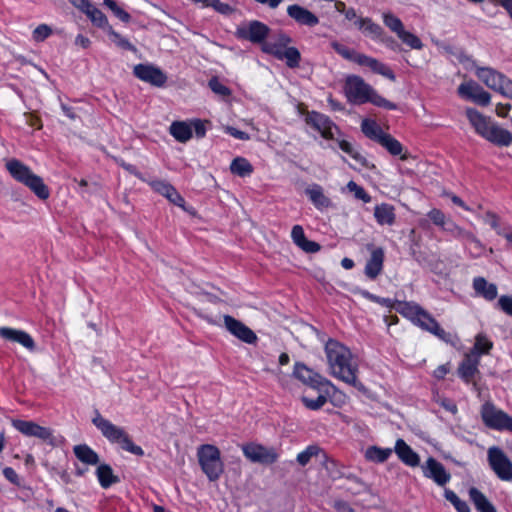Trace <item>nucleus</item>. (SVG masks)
<instances>
[{
	"mask_svg": "<svg viewBox=\"0 0 512 512\" xmlns=\"http://www.w3.org/2000/svg\"><path fill=\"white\" fill-rule=\"evenodd\" d=\"M326 357L332 374L342 381L360 388L362 385L357 380V368L351 363L350 350L335 340H329L325 345Z\"/></svg>",
	"mask_w": 512,
	"mask_h": 512,
	"instance_id": "f257e3e1",
	"label": "nucleus"
},
{
	"mask_svg": "<svg viewBox=\"0 0 512 512\" xmlns=\"http://www.w3.org/2000/svg\"><path fill=\"white\" fill-rule=\"evenodd\" d=\"M344 90L348 100L351 103L363 104L370 102L376 106L384 107L390 110L396 109V105L394 103L378 95L376 91L360 76H348L345 81Z\"/></svg>",
	"mask_w": 512,
	"mask_h": 512,
	"instance_id": "f03ea898",
	"label": "nucleus"
},
{
	"mask_svg": "<svg viewBox=\"0 0 512 512\" xmlns=\"http://www.w3.org/2000/svg\"><path fill=\"white\" fill-rule=\"evenodd\" d=\"M5 167L14 180L29 188L39 199L46 200L50 192L43 179L18 159L6 161Z\"/></svg>",
	"mask_w": 512,
	"mask_h": 512,
	"instance_id": "7ed1b4c3",
	"label": "nucleus"
},
{
	"mask_svg": "<svg viewBox=\"0 0 512 512\" xmlns=\"http://www.w3.org/2000/svg\"><path fill=\"white\" fill-rule=\"evenodd\" d=\"M92 423L100 430L101 434L111 443H117L125 451L137 456H143L144 451L140 446L135 445L128 433L121 427L114 425L105 419L99 411H95Z\"/></svg>",
	"mask_w": 512,
	"mask_h": 512,
	"instance_id": "20e7f679",
	"label": "nucleus"
},
{
	"mask_svg": "<svg viewBox=\"0 0 512 512\" xmlns=\"http://www.w3.org/2000/svg\"><path fill=\"white\" fill-rule=\"evenodd\" d=\"M197 457L207 478L212 482L217 481L224 472L220 450L214 445L204 444L198 448Z\"/></svg>",
	"mask_w": 512,
	"mask_h": 512,
	"instance_id": "39448f33",
	"label": "nucleus"
},
{
	"mask_svg": "<svg viewBox=\"0 0 512 512\" xmlns=\"http://www.w3.org/2000/svg\"><path fill=\"white\" fill-rule=\"evenodd\" d=\"M466 60L476 68L477 77L490 89H493L504 96L512 98V80L505 75L489 67H478L470 57Z\"/></svg>",
	"mask_w": 512,
	"mask_h": 512,
	"instance_id": "423d86ee",
	"label": "nucleus"
},
{
	"mask_svg": "<svg viewBox=\"0 0 512 512\" xmlns=\"http://www.w3.org/2000/svg\"><path fill=\"white\" fill-rule=\"evenodd\" d=\"M481 416L487 427L512 432V417L497 409L493 404L485 403L482 406Z\"/></svg>",
	"mask_w": 512,
	"mask_h": 512,
	"instance_id": "0eeeda50",
	"label": "nucleus"
},
{
	"mask_svg": "<svg viewBox=\"0 0 512 512\" xmlns=\"http://www.w3.org/2000/svg\"><path fill=\"white\" fill-rule=\"evenodd\" d=\"M488 461L495 474L502 480H512V462L498 447L488 450Z\"/></svg>",
	"mask_w": 512,
	"mask_h": 512,
	"instance_id": "6e6552de",
	"label": "nucleus"
},
{
	"mask_svg": "<svg viewBox=\"0 0 512 512\" xmlns=\"http://www.w3.org/2000/svg\"><path fill=\"white\" fill-rule=\"evenodd\" d=\"M12 425L19 432L28 437H36L49 444L54 443L53 431L48 427L38 425L33 421L12 420Z\"/></svg>",
	"mask_w": 512,
	"mask_h": 512,
	"instance_id": "1a4fd4ad",
	"label": "nucleus"
},
{
	"mask_svg": "<svg viewBox=\"0 0 512 512\" xmlns=\"http://www.w3.org/2000/svg\"><path fill=\"white\" fill-rule=\"evenodd\" d=\"M269 31L270 29L266 24L254 20L240 25L236 30V36L252 43H261L266 39Z\"/></svg>",
	"mask_w": 512,
	"mask_h": 512,
	"instance_id": "9d476101",
	"label": "nucleus"
},
{
	"mask_svg": "<svg viewBox=\"0 0 512 512\" xmlns=\"http://www.w3.org/2000/svg\"><path fill=\"white\" fill-rule=\"evenodd\" d=\"M242 451L251 462L263 465L273 464L278 459V453L274 448H267L255 443L244 445Z\"/></svg>",
	"mask_w": 512,
	"mask_h": 512,
	"instance_id": "9b49d317",
	"label": "nucleus"
},
{
	"mask_svg": "<svg viewBox=\"0 0 512 512\" xmlns=\"http://www.w3.org/2000/svg\"><path fill=\"white\" fill-rule=\"evenodd\" d=\"M223 321L225 328L239 340L248 344H254L257 341L256 334L241 321L230 315H224Z\"/></svg>",
	"mask_w": 512,
	"mask_h": 512,
	"instance_id": "f8f14e48",
	"label": "nucleus"
},
{
	"mask_svg": "<svg viewBox=\"0 0 512 512\" xmlns=\"http://www.w3.org/2000/svg\"><path fill=\"white\" fill-rule=\"evenodd\" d=\"M426 478L432 479L437 485L444 486L450 481L451 475L445 470L442 463L430 457L421 466Z\"/></svg>",
	"mask_w": 512,
	"mask_h": 512,
	"instance_id": "ddd939ff",
	"label": "nucleus"
},
{
	"mask_svg": "<svg viewBox=\"0 0 512 512\" xmlns=\"http://www.w3.org/2000/svg\"><path fill=\"white\" fill-rule=\"evenodd\" d=\"M134 75L142 81L158 87L163 86L167 81L166 75L159 68L152 65H136Z\"/></svg>",
	"mask_w": 512,
	"mask_h": 512,
	"instance_id": "4468645a",
	"label": "nucleus"
},
{
	"mask_svg": "<svg viewBox=\"0 0 512 512\" xmlns=\"http://www.w3.org/2000/svg\"><path fill=\"white\" fill-rule=\"evenodd\" d=\"M293 375L303 384L312 388H320L328 383L321 375L308 368L305 364L297 362L294 366Z\"/></svg>",
	"mask_w": 512,
	"mask_h": 512,
	"instance_id": "2eb2a0df",
	"label": "nucleus"
},
{
	"mask_svg": "<svg viewBox=\"0 0 512 512\" xmlns=\"http://www.w3.org/2000/svg\"><path fill=\"white\" fill-rule=\"evenodd\" d=\"M479 363L480 358H478L477 352H468L458 367L459 376L466 383L473 382L475 376L479 374Z\"/></svg>",
	"mask_w": 512,
	"mask_h": 512,
	"instance_id": "dca6fc26",
	"label": "nucleus"
},
{
	"mask_svg": "<svg viewBox=\"0 0 512 512\" xmlns=\"http://www.w3.org/2000/svg\"><path fill=\"white\" fill-rule=\"evenodd\" d=\"M306 122L315 130L320 132L324 138L333 139L332 129H336V126L331 122V120L327 116L313 111L307 114Z\"/></svg>",
	"mask_w": 512,
	"mask_h": 512,
	"instance_id": "f3484780",
	"label": "nucleus"
},
{
	"mask_svg": "<svg viewBox=\"0 0 512 512\" xmlns=\"http://www.w3.org/2000/svg\"><path fill=\"white\" fill-rule=\"evenodd\" d=\"M415 324L445 342H450L451 340V334L441 328L439 323L426 310H424L421 317L418 318Z\"/></svg>",
	"mask_w": 512,
	"mask_h": 512,
	"instance_id": "a211bd4d",
	"label": "nucleus"
},
{
	"mask_svg": "<svg viewBox=\"0 0 512 512\" xmlns=\"http://www.w3.org/2000/svg\"><path fill=\"white\" fill-rule=\"evenodd\" d=\"M466 116L470 122V124L473 126L475 131L481 135L483 138L486 139V137L489 134V131L491 130L494 123L491 121L490 118L482 115L477 110L473 108H468L466 110Z\"/></svg>",
	"mask_w": 512,
	"mask_h": 512,
	"instance_id": "6ab92c4d",
	"label": "nucleus"
},
{
	"mask_svg": "<svg viewBox=\"0 0 512 512\" xmlns=\"http://www.w3.org/2000/svg\"><path fill=\"white\" fill-rule=\"evenodd\" d=\"M287 13L300 25L314 27L319 23V19L315 14L297 4L290 5L287 8Z\"/></svg>",
	"mask_w": 512,
	"mask_h": 512,
	"instance_id": "aec40b11",
	"label": "nucleus"
},
{
	"mask_svg": "<svg viewBox=\"0 0 512 512\" xmlns=\"http://www.w3.org/2000/svg\"><path fill=\"white\" fill-rule=\"evenodd\" d=\"M0 336L6 340L17 342L30 351L35 350V342L32 337L22 330H17L8 327L0 328Z\"/></svg>",
	"mask_w": 512,
	"mask_h": 512,
	"instance_id": "412c9836",
	"label": "nucleus"
},
{
	"mask_svg": "<svg viewBox=\"0 0 512 512\" xmlns=\"http://www.w3.org/2000/svg\"><path fill=\"white\" fill-rule=\"evenodd\" d=\"M357 64L360 66L368 67L374 73L380 74L392 81H395L394 72L388 66H386L384 63L380 62L376 58L361 53L360 56H358Z\"/></svg>",
	"mask_w": 512,
	"mask_h": 512,
	"instance_id": "4be33fe9",
	"label": "nucleus"
},
{
	"mask_svg": "<svg viewBox=\"0 0 512 512\" xmlns=\"http://www.w3.org/2000/svg\"><path fill=\"white\" fill-rule=\"evenodd\" d=\"M384 251L382 248L372 250L370 258L365 266V275L370 279H375L383 269Z\"/></svg>",
	"mask_w": 512,
	"mask_h": 512,
	"instance_id": "5701e85b",
	"label": "nucleus"
},
{
	"mask_svg": "<svg viewBox=\"0 0 512 512\" xmlns=\"http://www.w3.org/2000/svg\"><path fill=\"white\" fill-rule=\"evenodd\" d=\"M394 450L399 459L406 465L416 467L420 464L419 455L403 439L396 441Z\"/></svg>",
	"mask_w": 512,
	"mask_h": 512,
	"instance_id": "b1692460",
	"label": "nucleus"
},
{
	"mask_svg": "<svg viewBox=\"0 0 512 512\" xmlns=\"http://www.w3.org/2000/svg\"><path fill=\"white\" fill-rule=\"evenodd\" d=\"M293 242L307 253H315L320 250V245L314 241H310L305 237L302 226L295 225L291 231Z\"/></svg>",
	"mask_w": 512,
	"mask_h": 512,
	"instance_id": "393cba45",
	"label": "nucleus"
},
{
	"mask_svg": "<svg viewBox=\"0 0 512 512\" xmlns=\"http://www.w3.org/2000/svg\"><path fill=\"white\" fill-rule=\"evenodd\" d=\"M486 140L498 146H509L512 143V134L494 123Z\"/></svg>",
	"mask_w": 512,
	"mask_h": 512,
	"instance_id": "a878e982",
	"label": "nucleus"
},
{
	"mask_svg": "<svg viewBox=\"0 0 512 512\" xmlns=\"http://www.w3.org/2000/svg\"><path fill=\"white\" fill-rule=\"evenodd\" d=\"M469 496L479 512H497L493 504L477 488H470Z\"/></svg>",
	"mask_w": 512,
	"mask_h": 512,
	"instance_id": "bb28decb",
	"label": "nucleus"
},
{
	"mask_svg": "<svg viewBox=\"0 0 512 512\" xmlns=\"http://www.w3.org/2000/svg\"><path fill=\"white\" fill-rule=\"evenodd\" d=\"M473 288L476 293L491 301L497 297V287L495 284L488 283L483 277H477L473 281Z\"/></svg>",
	"mask_w": 512,
	"mask_h": 512,
	"instance_id": "cd10ccee",
	"label": "nucleus"
},
{
	"mask_svg": "<svg viewBox=\"0 0 512 512\" xmlns=\"http://www.w3.org/2000/svg\"><path fill=\"white\" fill-rule=\"evenodd\" d=\"M374 217L380 225H392L395 222L394 207L386 203L377 205Z\"/></svg>",
	"mask_w": 512,
	"mask_h": 512,
	"instance_id": "c85d7f7f",
	"label": "nucleus"
},
{
	"mask_svg": "<svg viewBox=\"0 0 512 512\" xmlns=\"http://www.w3.org/2000/svg\"><path fill=\"white\" fill-rule=\"evenodd\" d=\"M306 195L311 202L319 209L330 206L331 202L323 193V189L318 184H313L305 190Z\"/></svg>",
	"mask_w": 512,
	"mask_h": 512,
	"instance_id": "c756f323",
	"label": "nucleus"
},
{
	"mask_svg": "<svg viewBox=\"0 0 512 512\" xmlns=\"http://www.w3.org/2000/svg\"><path fill=\"white\" fill-rule=\"evenodd\" d=\"M355 24L365 35L373 39H378L383 36L382 27L374 23L370 18H359L356 20Z\"/></svg>",
	"mask_w": 512,
	"mask_h": 512,
	"instance_id": "7c9ffc66",
	"label": "nucleus"
},
{
	"mask_svg": "<svg viewBox=\"0 0 512 512\" xmlns=\"http://www.w3.org/2000/svg\"><path fill=\"white\" fill-rule=\"evenodd\" d=\"M170 133L177 141L185 143L192 137V126L187 122L175 121L170 126Z\"/></svg>",
	"mask_w": 512,
	"mask_h": 512,
	"instance_id": "2f4dec72",
	"label": "nucleus"
},
{
	"mask_svg": "<svg viewBox=\"0 0 512 512\" xmlns=\"http://www.w3.org/2000/svg\"><path fill=\"white\" fill-rule=\"evenodd\" d=\"M73 451L75 456L85 464L96 465L99 462L98 454L85 444L76 445Z\"/></svg>",
	"mask_w": 512,
	"mask_h": 512,
	"instance_id": "473e14b6",
	"label": "nucleus"
},
{
	"mask_svg": "<svg viewBox=\"0 0 512 512\" xmlns=\"http://www.w3.org/2000/svg\"><path fill=\"white\" fill-rule=\"evenodd\" d=\"M378 143L380 145H382L390 154H392L394 156L401 155L402 160L407 159L406 154L402 155V151H403L402 144L397 139L392 137L390 134L385 133L384 136H382L379 139Z\"/></svg>",
	"mask_w": 512,
	"mask_h": 512,
	"instance_id": "72a5a7b5",
	"label": "nucleus"
},
{
	"mask_svg": "<svg viewBox=\"0 0 512 512\" xmlns=\"http://www.w3.org/2000/svg\"><path fill=\"white\" fill-rule=\"evenodd\" d=\"M96 474L103 488H108L112 484L119 482V478L113 474V470L108 464L99 465Z\"/></svg>",
	"mask_w": 512,
	"mask_h": 512,
	"instance_id": "f704fd0d",
	"label": "nucleus"
},
{
	"mask_svg": "<svg viewBox=\"0 0 512 512\" xmlns=\"http://www.w3.org/2000/svg\"><path fill=\"white\" fill-rule=\"evenodd\" d=\"M392 452L391 448L370 446L365 451V458L370 462L383 463L391 456Z\"/></svg>",
	"mask_w": 512,
	"mask_h": 512,
	"instance_id": "c9c22d12",
	"label": "nucleus"
},
{
	"mask_svg": "<svg viewBox=\"0 0 512 512\" xmlns=\"http://www.w3.org/2000/svg\"><path fill=\"white\" fill-rule=\"evenodd\" d=\"M230 170L235 175L246 177L253 172V166L247 159L243 157H237L232 161Z\"/></svg>",
	"mask_w": 512,
	"mask_h": 512,
	"instance_id": "e433bc0d",
	"label": "nucleus"
},
{
	"mask_svg": "<svg viewBox=\"0 0 512 512\" xmlns=\"http://www.w3.org/2000/svg\"><path fill=\"white\" fill-rule=\"evenodd\" d=\"M362 132L370 139L379 142V139L384 136V132L380 126L372 120L365 119L361 124Z\"/></svg>",
	"mask_w": 512,
	"mask_h": 512,
	"instance_id": "4c0bfd02",
	"label": "nucleus"
},
{
	"mask_svg": "<svg viewBox=\"0 0 512 512\" xmlns=\"http://www.w3.org/2000/svg\"><path fill=\"white\" fill-rule=\"evenodd\" d=\"M90 20L98 27L104 28L108 25L107 17L104 13L93 6L91 3L83 10Z\"/></svg>",
	"mask_w": 512,
	"mask_h": 512,
	"instance_id": "58836bf2",
	"label": "nucleus"
},
{
	"mask_svg": "<svg viewBox=\"0 0 512 512\" xmlns=\"http://www.w3.org/2000/svg\"><path fill=\"white\" fill-rule=\"evenodd\" d=\"M320 453L323 454V451L319 446L310 445L297 455L296 460L299 465L306 466L313 457H317Z\"/></svg>",
	"mask_w": 512,
	"mask_h": 512,
	"instance_id": "ea45409f",
	"label": "nucleus"
},
{
	"mask_svg": "<svg viewBox=\"0 0 512 512\" xmlns=\"http://www.w3.org/2000/svg\"><path fill=\"white\" fill-rule=\"evenodd\" d=\"M331 47L344 59L352 61L357 63L358 56H360L361 53L357 52L354 49H351L339 42H332Z\"/></svg>",
	"mask_w": 512,
	"mask_h": 512,
	"instance_id": "a19ab883",
	"label": "nucleus"
},
{
	"mask_svg": "<svg viewBox=\"0 0 512 512\" xmlns=\"http://www.w3.org/2000/svg\"><path fill=\"white\" fill-rule=\"evenodd\" d=\"M405 317L409 318L413 323H416L421 317L424 309L419 305L412 303H403L402 308L399 310Z\"/></svg>",
	"mask_w": 512,
	"mask_h": 512,
	"instance_id": "79ce46f5",
	"label": "nucleus"
},
{
	"mask_svg": "<svg viewBox=\"0 0 512 512\" xmlns=\"http://www.w3.org/2000/svg\"><path fill=\"white\" fill-rule=\"evenodd\" d=\"M493 344L487 337L483 334H478L475 339V344L473 349L470 352H477L478 358H480L481 354L489 353Z\"/></svg>",
	"mask_w": 512,
	"mask_h": 512,
	"instance_id": "37998d69",
	"label": "nucleus"
},
{
	"mask_svg": "<svg viewBox=\"0 0 512 512\" xmlns=\"http://www.w3.org/2000/svg\"><path fill=\"white\" fill-rule=\"evenodd\" d=\"M339 148L350 155L354 160H356L359 164L362 166L367 165V160L364 156H362L359 152H357L352 144L346 140H339L338 141Z\"/></svg>",
	"mask_w": 512,
	"mask_h": 512,
	"instance_id": "c03bdc74",
	"label": "nucleus"
},
{
	"mask_svg": "<svg viewBox=\"0 0 512 512\" xmlns=\"http://www.w3.org/2000/svg\"><path fill=\"white\" fill-rule=\"evenodd\" d=\"M383 22L392 32L396 33L397 36L405 30L402 21L392 13H384Z\"/></svg>",
	"mask_w": 512,
	"mask_h": 512,
	"instance_id": "a18cd8bd",
	"label": "nucleus"
},
{
	"mask_svg": "<svg viewBox=\"0 0 512 512\" xmlns=\"http://www.w3.org/2000/svg\"><path fill=\"white\" fill-rule=\"evenodd\" d=\"M283 60L286 61L289 68H297L300 64L301 54L297 48L288 47L283 54Z\"/></svg>",
	"mask_w": 512,
	"mask_h": 512,
	"instance_id": "49530a36",
	"label": "nucleus"
},
{
	"mask_svg": "<svg viewBox=\"0 0 512 512\" xmlns=\"http://www.w3.org/2000/svg\"><path fill=\"white\" fill-rule=\"evenodd\" d=\"M398 38L401 39V41L409 46L411 49L420 50L423 47L422 41L414 34L403 30L399 35Z\"/></svg>",
	"mask_w": 512,
	"mask_h": 512,
	"instance_id": "de8ad7c7",
	"label": "nucleus"
},
{
	"mask_svg": "<svg viewBox=\"0 0 512 512\" xmlns=\"http://www.w3.org/2000/svg\"><path fill=\"white\" fill-rule=\"evenodd\" d=\"M445 498L453 504L458 512H470V508L465 501H462L453 491L445 490Z\"/></svg>",
	"mask_w": 512,
	"mask_h": 512,
	"instance_id": "09e8293b",
	"label": "nucleus"
},
{
	"mask_svg": "<svg viewBox=\"0 0 512 512\" xmlns=\"http://www.w3.org/2000/svg\"><path fill=\"white\" fill-rule=\"evenodd\" d=\"M478 89V83H476L475 81L471 80L469 82H466V83H462L459 87H458V94L462 97V98H465V99H471L473 94H475V92L477 91Z\"/></svg>",
	"mask_w": 512,
	"mask_h": 512,
	"instance_id": "8fccbe9b",
	"label": "nucleus"
},
{
	"mask_svg": "<svg viewBox=\"0 0 512 512\" xmlns=\"http://www.w3.org/2000/svg\"><path fill=\"white\" fill-rule=\"evenodd\" d=\"M285 47H283L282 45L278 44L277 42L275 43H265L262 47V50L268 54H271L273 55L274 57H276L278 60H283V54L285 53Z\"/></svg>",
	"mask_w": 512,
	"mask_h": 512,
	"instance_id": "3c124183",
	"label": "nucleus"
},
{
	"mask_svg": "<svg viewBox=\"0 0 512 512\" xmlns=\"http://www.w3.org/2000/svg\"><path fill=\"white\" fill-rule=\"evenodd\" d=\"M285 47H283L282 45L278 44L277 42L275 43H265L262 47V50L268 54H271L273 55L274 57H276L278 60H283V54L285 53Z\"/></svg>",
	"mask_w": 512,
	"mask_h": 512,
	"instance_id": "603ef678",
	"label": "nucleus"
},
{
	"mask_svg": "<svg viewBox=\"0 0 512 512\" xmlns=\"http://www.w3.org/2000/svg\"><path fill=\"white\" fill-rule=\"evenodd\" d=\"M347 188L349 189L350 192L354 193V195L357 199L362 200L365 203H368L371 201L370 195L367 194V192L361 186H359L357 183H355L354 181H350L347 184Z\"/></svg>",
	"mask_w": 512,
	"mask_h": 512,
	"instance_id": "864d4df0",
	"label": "nucleus"
},
{
	"mask_svg": "<svg viewBox=\"0 0 512 512\" xmlns=\"http://www.w3.org/2000/svg\"><path fill=\"white\" fill-rule=\"evenodd\" d=\"M104 5L111 9L115 16L123 22H128L130 20V15L120 8L114 0H104Z\"/></svg>",
	"mask_w": 512,
	"mask_h": 512,
	"instance_id": "5fc2aeb1",
	"label": "nucleus"
},
{
	"mask_svg": "<svg viewBox=\"0 0 512 512\" xmlns=\"http://www.w3.org/2000/svg\"><path fill=\"white\" fill-rule=\"evenodd\" d=\"M149 185L155 192L161 194L164 197H166L173 188L170 183L164 180H153L149 182Z\"/></svg>",
	"mask_w": 512,
	"mask_h": 512,
	"instance_id": "6e6d98bb",
	"label": "nucleus"
},
{
	"mask_svg": "<svg viewBox=\"0 0 512 512\" xmlns=\"http://www.w3.org/2000/svg\"><path fill=\"white\" fill-rule=\"evenodd\" d=\"M490 99V94L478 84V89L470 100L479 105L487 106L490 103Z\"/></svg>",
	"mask_w": 512,
	"mask_h": 512,
	"instance_id": "4d7b16f0",
	"label": "nucleus"
},
{
	"mask_svg": "<svg viewBox=\"0 0 512 512\" xmlns=\"http://www.w3.org/2000/svg\"><path fill=\"white\" fill-rule=\"evenodd\" d=\"M302 401L308 409L318 410L324 406V404L327 402V399L324 395H318L316 399H310L307 396H303Z\"/></svg>",
	"mask_w": 512,
	"mask_h": 512,
	"instance_id": "13d9d810",
	"label": "nucleus"
},
{
	"mask_svg": "<svg viewBox=\"0 0 512 512\" xmlns=\"http://www.w3.org/2000/svg\"><path fill=\"white\" fill-rule=\"evenodd\" d=\"M52 33L51 28L46 24H41L33 31V39L37 42L44 41Z\"/></svg>",
	"mask_w": 512,
	"mask_h": 512,
	"instance_id": "bf43d9fd",
	"label": "nucleus"
},
{
	"mask_svg": "<svg viewBox=\"0 0 512 512\" xmlns=\"http://www.w3.org/2000/svg\"><path fill=\"white\" fill-rule=\"evenodd\" d=\"M428 217L435 225L440 226L441 228L446 225L448 220L445 214L439 209H432L428 213Z\"/></svg>",
	"mask_w": 512,
	"mask_h": 512,
	"instance_id": "052dcab7",
	"label": "nucleus"
},
{
	"mask_svg": "<svg viewBox=\"0 0 512 512\" xmlns=\"http://www.w3.org/2000/svg\"><path fill=\"white\" fill-rule=\"evenodd\" d=\"M209 87L211 88V90L214 93L219 94L221 96H228V95H230L229 88L226 87L225 85H223L222 83H220L217 78H212L209 81Z\"/></svg>",
	"mask_w": 512,
	"mask_h": 512,
	"instance_id": "680f3d73",
	"label": "nucleus"
},
{
	"mask_svg": "<svg viewBox=\"0 0 512 512\" xmlns=\"http://www.w3.org/2000/svg\"><path fill=\"white\" fill-rule=\"evenodd\" d=\"M498 306L504 313L512 317V296H501L498 300Z\"/></svg>",
	"mask_w": 512,
	"mask_h": 512,
	"instance_id": "e2e57ef3",
	"label": "nucleus"
},
{
	"mask_svg": "<svg viewBox=\"0 0 512 512\" xmlns=\"http://www.w3.org/2000/svg\"><path fill=\"white\" fill-rule=\"evenodd\" d=\"M166 198L174 205L184 208L185 200L174 187L172 188V191L168 193Z\"/></svg>",
	"mask_w": 512,
	"mask_h": 512,
	"instance_id": "0e129e2a",
	"label": "nucleus"
},
{
	"mask_svg": "<svg viewBox=\"0 0 512 512\" xmlns=\"http://www.w3.org/2000/svg\"><path fill=\"white\" fill-rule=\"evenodd\" d=\"M3 474H4L5 478L8 481H10L12 484H15L17 486L20 485L19 476L13 468H11V467L4 468Z\"/></svg>",
	"mask_w": 512,
	"mask_h": 512,
	"instance_id": "69168bd1",
	"label": "nucleus"
},
{
	"mask_svg": "<svg viewBox=\"0 0 512 512\" xmlns=\"http://www.w3.org/2000/svg\"><path fill=\"white\" fill-rule=\"evenodd\" d=\"M111 35L113 36V41L120 47L124 49L133 50V45L125 38L121 37L119 34L115 32H111Z\"/></svg>",
	"mask_w": 512,
	"mask_h": 512,
	"instance_id": "338daca9",
	"label": "nucleus"
},
{
	"mask_svg": "<svg viewBox=\"0 0 512 512\" xmlns=\"http://www.w3.org/2000/svg\"><path fill=\"white\" fill-rule=\"evenodd\" d=\"M333 507L337 512H355V510L345 501L337 500L334 502Z\"/></svg>",
	"mask_w": 512,
	"mask_h": 512,
	"instance_id": "774afa93",
	"label": "nucleus"
}]
</instances>
